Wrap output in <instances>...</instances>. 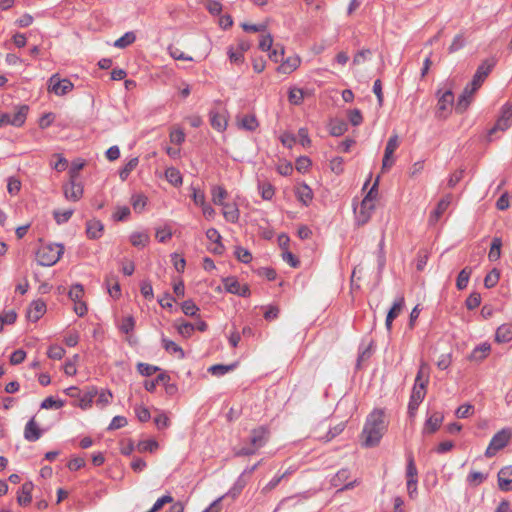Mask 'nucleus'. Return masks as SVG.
Instances as JSON below:
<instances>
[{
  "instance_id": "f257e3e1",
  "label": "nucleus",
  "mask_w": 512,
  "mask_h": 512,
  "mask_svg": "<svg viewBox=\"0 0 512 512\" xmlns=\"http://www.w3.org/2000/svg\"><path fill=\"white\" fill-rule=\"evenodd\" d=\"M387 429L385 415L382 410H374L367 417L362 431V443L366 447L378 445Z\"/></svg>"
},
{
  "instance_id": "f03ea898",
  "label": "nucleus",
  "mask_w": 512,
  "mask_h": 512,
  "mask_svg": "<svg viewBox=\"0 0 512 512\" xmlns=\"http://www.w3.org/2000/svg\"><path fill=\"white\" fill-rule=\"evenodd\" d=\"M429 376L430 367L426 362L422 361L415 378V383L412 388V393L408 404V413L412 417L415 416L420 403L426 396Z\"/></svg>"
},
{
  "instance_id": "7ed1b4c3",
  "label": "nucleus",
  "mask_w": 512,
  "mask_h": 512,
  "mask_svg": "<svg viewBox=\"0 0 512 512\" xmlns=\"http://www.w3.org/2000/svg\"><path fill=\"white\" fill-rule=\"evenodd\" d=\"M379 177L375 180L358 208H354L355 221L359 226H363L369 222L376 207L378 196Z\"/></svg>"
},
{
  "instance_id": "20e7f679",
  "label": "nucleus",
  "mask_w": 512,
  "mask_h": 512,
  "mask_svg": "<svg viewBox=\"0 0 512 512\" xmlns=\"http://www.w3.org/2000/svg\"><path fill=\"white\" fill-rule=\"evenodd\" d=\"M269 436V431L263 427H257L251 431L249 438V445L243 446L235 452L237 456H249L255 454L261 447H263Z\"/></svg>"
},
{
  "instance_id": "39448f33",
  "label": "nucleus",
  "mask_w": 512,
  "mask_h": 512,
  "mask_svg": "<svg viewBox=\"0 0 512 512\" xmlns=\"http://www.w3.org/2000/svg\"><path fill=\"white\" fill-rule=\"evenodd\" d=\"M64 252L61 244H45L37 251V261L41 266H52L56 264Z\"/></svg>"
},
{
  "instance_id": "423d86ee",
  "label": "nucleus",
  "mask_w": 512,
  "mask_h": 512,
  "mask_svg": "<svg viewBox=\"0 0 512 512\" xmlns=\"http://www.w3.org/2000/svg\"><path fill=\"white\" fill-rule=\"evenodd\" d=\"M511 438L509 429H502L498 431L491 439L486 451L485 456L488 458L493 457L499 450L503 449Z\"/></svg>"
},
{
  "instance_id": "0eeeda50",
  "label": "nucleus",
  "mask_w": 512,
  "mask_h": 512,
  "mask_svg": "<svg viewBox=\"0 0 512 512\" xmlns=\"http://www.w3.org/2000/svg\"><path fill=\"white\" fill-rule=\"evenodd\" d=\"M496 64L493 58L484 60L477 68L471 81L472 91H477Z\"/></svg>"
},
{
  "instance_id": "6e6552de",
  "label": "nucleus",
  "mask_w": 512,
  "mask_h": 512,
  "mask_svg": "<svg viewBox=\"0 0 512 512\" xmlns=\"http://www.w3.org/2000/svg\"><path fill=\"white\" fill-rule=\"evenodd\" d=\"M74 85L69 79H61L58 74H53L48 80V91L57 96H63L72 91Z\"/></svg>"
},
{
  "instance_id": "1a4fd4ad",
  "label": "nucleus",
  "mask_w": 512,
  "mask_h": 512,
  "mask_svg": "<svg viewBox=\"0 0 512 512\" xmlns=\"http://www.w3.org/2000/svg\"><path fill=\"white\" fill-rule=\"evenodd\" d=\"M28 106L22 105L17 108V111L13 114L5 113L0 115V127L4 125H13L15 127H21L27 117Z\"/></svg>"
},
{
  "instance_id": "9d476101",
  "label": "nucleus",
  "mask_w": 512,
  "mask_h": 512,
  "mask_svg": "<svg viewBox=\"0 0 512 512\" xmlns=\"http://www.w3.org/2000/svg\"><path fill=\"white\" fill-rule=\"evenodd\" d=\"M399 145V136L397 133H393L389 137L385 147L384 156L382 160V170H388L394 165L395 159L393 157V154L398 149Z\"/></svg>"
},
{
  "instance_id": "9b49d317",
  "label": "nucleus",
  "mask_w": 512,
  "mask_h": 512,
  "mask_svg": "<svg viewBox=\"0 0 512 512\" xmlns=\"http://www.w3.org/2000/svg\"><path fill=\"white\" fill-rule=\"evenodd\" d=\"M438 102H437V111L436 115L439 118H446L451 112L454 95L451 89L440 94V90L437 92Z\"/></svg>"
},
{
  "instance_id": "f8f14e48",
  "label": "nucleus",
  "mask_w": 512,
  "mask_h": 512,
  "mask_svg": "<svg viewBox=\"0 0 512 512\" xmlns=\"http://www.w3.org/2000/svg\"><path fill=\"white\" fill-rule=\"evenodd\" d=\"M64 196L69 201H78L83 196V186L77 180H69L67 184L63 186Z\"/></svg>"
},
{
  "instance_id": "ddd939ff",
  "label": "nucleus",
  "mask_w": 512,
  "mask_h": 512,
  "mask_svg": "<svg viewBox=\"0 0 512 512\" xmlns=\"http://www.w3.org/2000/svg\"><path fill=\"white\" fill-rule=\"evenodd\" d=\"M444 416L441 412H433L425 421L423 426V434H433L442 425Z\"/></svg>"
},
{
  "instance_id": "4468645a",
  "label": "nucleus",
  "mask_w": 512,
  "mask_h": 512,
  "mask_svg": "<svg viewBox=\"0 0 512 512\" xmlns=\"http://www.w3.org/2000/svg\"><path fill=\"white\" fill-rule=\"evenodd\" d=\"M451 201H452V196L450 194L445 195L443 198L440 199L436 208L430 213V216H429L430 224H435L438 222V220L441 218V216L444 214V212L448 209L449 205L451 204Z\"/></svg>"
},
{
  "instance_id": "2eb2a0df",
  "label": "nucleus",
  "mask_w": 512,
  "mask_h": 512,
  "mask_svg": "<svg viewBox=\"0 0 512 512\" xmlns=\"http://www.w3.org/2000/svg\"><path fill=\"white\" fill-rule=\"evenodd\" d=\"M498 486L502 491L512 490V466H506L498 472Z\"/></svg>"
},
{
  "instance_id": "dca6fc26",
  "label": "nucleus",
  "mask_w": 512,
  "mask_h": 512,
  "mask_svg": "<svg viewBox=\"0 0 512 512\" xmlns=\"http://www.w3.org/2000/svg\"><path fill=\"white\" fill-rule=\"evenodd\" d=\"M42 436V430L37 424L35 418H31L25 425L24 438L29 442H35Z\"/></svg>"
},
{
  "instance_id": "f3484780",
  "label": "nucleus",
  "mask_w": 512,
  "mask_h": 512,
  "mask_svg": "<svg viewBox=\"0 0 512 512\" xmlns=\"http://www.w3.org/2000/svg\"><path fill=\"white\" fill-rule=\"evenodd\" d=\"M46 312V304L42 300L33 301L28 310H27V318L32 321H38Z\"/></svg>"
},
{
  "instance_id": "a211bd4d",
  "label": "nucleus",
  "mask_w": 512,
  "mask_h": 512,
  "mask_svg": "<svg viewBox=\"0 0 512 512\" xmlns=\"http://www.w3.org/2000/svg\"><path fill=\"white\" fill-rule=\"evenodd\" d=\"M210 123L215 130L219 132L225 131L228 124L227 112L212 111L210 113Z\"/></svg>"
},
{
  "instance_id": "6ab92c4d",
  "label": "nucleus",
  "mask_w": 512,
  "mask_h": 512,
  "mask_svg": "<svg viewBox=\"0 0 512 512\" xmlns=\"http://www.w3.org/2000/svg\"><path fill=\"white\" fill-rule=\"evenodd\" d=\"M476 91H472V86L471 84H468L462 94L459 96L458 98V101L456 103V106H455V110L457 113H463L469 106L470 102H471V98H472V95L475 93Z\"/></svg>"
},
{
  "instance_id": "aec40b11",
  "label": "nucleus",
  "mask_w": 512,
  "mask_h": 512,
  "mask_svg": "<svg viewBox=\"0 0 512 512\" xmlns=\"http://www.w3.org/2000/svg\"><path fill=\"white\" fill-rule=\"evenodd\" d=\"M295 193L297 199L305 206H308L313 199L312 189L305 183L297 185L295 188Z\"/></svg>"
},
{
  "instance_id": "412c9836",
  "label": "nucleus",
  "mask_w": 512,
  "mask_h": 512,
  "mask_svg": "<svg viewBox=\"0 0 512 512\" xmlns=\"http://www.w3.org/2000/svg\"><path fill=\"white\" fill-rule=\"evenodd\" d=\"M104 225L100 220L92 219L87 222L86 233L90 239H98L102 236Z\"/></svg>"
},
{
  "instance_id": "4be33fe9",
  "label": "nucleus",
  "mask_w": 512,
  "mask_h": 512,
  "mask_svg": "<svg viewBox=\"0 0 512 512\" xmlns=\"http://www.w3.org/2000/svg\"><path fill=\"white\" fill-rule=\"evenodd\" d=\"M33 488L34 486L31 482H25L21 486L17 496V502L19 505L26 506L31 502Z\"/></svg>"
},
{
  "instance_id": "5701e85b",
  "label": "nucleus",
  "mask_w": 512,
  "mask_h": 512,
  "mask_svg": "<svg viewBox=\"0 0 512 512\" xmlns=\"http://www.w3.org/2000/svg\"><path fill=\"white\" fill-rule=\"evenodd\" d=\"M237 125L241 129L254 131L259 126V123L254 114H246L237 118Z\"/></svg>"
},
{
  "instance_id": "b1692460",
  "label": "nucleus",
  "mask_w": 512,
  "mask_h": 512,
  "mask_svg": "<svg viewBox=\"0 0 512 512\" xmlns=\"http://www.w3.org/2000/svg\"><path fill=\"white\" fill-rule=\"evenodd\" d=\"M163 348L171 355H174L177 359H183L185 357L183 349L174 341L169 340L166 337H162Z\"/></svg>"
},
{
  "instance_id": "393cba45",
  "label": "nucleus",
  "mask_w": 512,
  "mask_h": 512,
  "mask_svg": "<svg viewBox=\"0 0 512 512\" xmlns=\"http://www.w3.org/2000/svg\"><path fill=\"white\" fill-rule=\"evenodd\" d=\"M300 63L301 59L299 56L289 57L281 63L277 70L282 74H290L299 67Z\"/></svg>"
},
{
  "instance_id": "a878e982",
  "label": "nucleus",
  "mask_w": 512,
  "mask_h": 512,
  "mask_svg": "<svg viewBox=\"0 0 512 512\" xmlns=\"http://www.w3.org/2000/svg\"><path fill=\"white\" fill-rule=\"evenodd\" d=\"M310 95L311 93L309 91H305L297 87H292L288 93V101L292 105H300L302 104L304 98Z\"/></svg>"
},
{
  "instance_id": "bb28decb",
  "label": "nucleus",
  "mask_w": 512,
  "mask_h": 512,
  "mask_svg": "<svg viewBox=\"0 0 512 512\" xmlns=\"http://www.w3.org/2000/svg\"><path fill=\"white\" fill-rule=\"evenodd\" d=\"M221 207L222 214L227 221L231 223H236L238 221L240 212L235 204L225 202Z\"/></svg>"
},
{
  "instance_id": "cd10ccee",
  "label": "nucleus",
  "mask_w": 512,
  "mask_h": 512,
  "mask_svg": "<svg viewBox=\"0 0 512 512\" xmlns=\"http://www.w3.org/2000/svg\"><path fill=\"white\" fill-rule=\"evenodd\" d=\"M224 286L228 292L233 294L245 296L248 292V288L246 286L242 287L240 283L233 277L225 279Z\"/></svg>"
},
{
  "instance_id": "c85d7f7f",
  "label": "nucleus",
  "mask_w": 512,
  "mask_h": 512,
  "mask_svg": "<svg viewBox=\"0 0 512 512\" xmlns=\"http://www.w3.org/2000/svg\"><path fill=\"white\" fill-rule=\"evenodd\" d=\"M404 306V299L401 297L397 301L394 302L391 309L388 311L385 325L388 330L391 329L393 320L400 314L402 308Z\"/></svg>"
},
{
  "instance_id": "c756f323",
  "label": "nucleus",
  "mask_w": 512,
  "mask_h": 512,
  "mask_svg": "<svg viewBox=\"0 0 512 512\" xmlns=\"http://www.w3.org/2000/svg\"><path fill=\"white\" fill-rule=\"evenodd\" d=\"M228 197L227 190L220 185H213L211 187V200L215 205H224L225 199Z\"/></svg>"
},
{
  "instance_id": "7c9ffc66",
  "label": "nucleus",
  "mask_w": 512,
  "mask_h": 512,
  "mask_svg": "<svg viewBox=\"0 0 512 512\" xmlns=\"http://www.w3.org/2000/svg\"><path fill=\"white\" fill-rule=\"evenodd\" d=\"M495 340L498 343H507L512 340V325L502 324L498 327L495 334Z\"/></svg>"
},
{
  "instance_id": "2f4dec72",
  "label": "nucleus",
  "mask_w": 512,
  "mask_h": 512,
  "mask_svg": "<svg viewBox=\"0 0 512 512\" xmlns=\"http://www.w3.org/2000/svg\"><path fill=\"white\" fill-rule=\"evenodd\" d=\"M105 283L107 285L110 296L113 298H119L121 295V289L116 276L113 274L108 275L105 279Z\"/></svg>"
},
{
  "instance_id": "473e14b6",
  "label": "nucleus",
  "mask_w": 512,
  "mask_h": 512,
  "mask_svg": "<svg viewBox=\"0 0 512 512\" xmlns=\"http://www.w3.org/2000/svg\"><path fill=\"white\" fill-rule=\"evenodd\" d=\"M165 178L171 185L175 187H179L183 182L180 171L175 167H169L166 169Z\"/></svg>"
},
{
  "instance_id": "72a5a7b5",
  "label": "nucleus",
  "mask_w": 512,
  "mask_h": 512,
  "mask_svg": "<svg viewBox=\"0 0 512 512\" xmlns=\"http://www.w3.org/2000/svg\"><path fill=\"white\" fill-rule=\"evenodd\" d=\"M206 237L214 242L216 246L213 248V252L217 254H221L224 250L223 245L221 244V235L215 228H210L206 231Z\"/></svg>"
},
{
  "instance_id": "f704fd0d",
  "label": "nucleus",
  "mask_w": 512,
  "mask_h": 512,
  "mask_svg": "<svg viewBox=\"0 0 512 512\" xmlns=\"http://www.w3.org/2000/svg\"><path fill=\"white\" fill-rule=\"evenodd\" d=\"M150 237L146 232H133L130 235V242L135 247H145L149 243Z\"/></svg>"
},
{
  "instance_id": "c9c22d12",
  "label": "nucleus",
  "mask_w": 512,
  "mask_h": 512,
  "mask_svg": "<svg viewBox=\"0 0 512 512\" xmlns=\"http://www.w3.org/2000/svg\"><path fill=\"white\" fill-rule=\"evenodd\" d=\"M502 241L500 238L495 237L492 240L488 258L490 261H497L501 256Z\"/></svg>"
},
{
  "instance_id": "e433bc0d",
  "label": "nucleus",
  "mask_w": 512,
  "mask_h": 512,
  "mask_svg": "<svg viewBox=\"0 0 512 512\" xmlns=\"http://www.w3.org/2000/svg\"><path fill=\"white\" fill-rule=\"evenodd\" d=\"M136 40V36L133 32H126L123 36L114 42V46L119 49L126 48L133 44Z\"/></svg>"
},
{
  "instance_id": "4c0bfd02",
  "label": "nucleus",
  "mask_w": 512,
  "mask_h": 512,
  "mask_svg": "<svg viewBox=\"0 0 512 512\" xmlns=\"http://www.w3.org/2000/svg\"><path fill=\"white\" fill-rule=\"evenodd\" d=\"M487 479V474L479 471H471L467 476V483L470 486L476 487Z\"/></svg>"
},
{
  "instance_id": "58836bf2",
  "label": "nucleus",
  "mask_w": 512,
  "mask_h": 512,
  "mask_svg": "<svg viewBox=\"0 0 512 512\" xmlns=\"http://www.w3.org/2000/svg\"><path fill=\"white\" fill-rule=\"evenodd\" d=\"M159 447V444L154 439L142 440L137 444V450L140 453L143 452H154Z\"/></svg>"
},
{
  "instance_id": "ea45409f",
  "label": "nucleus",
  "mask_w": 512,
  "mask_h": 512,
  "mask_svg": "<svg viewBox=\"0 0 512 512\" xmlns=\"http://www.w3.org/2000/svg\"><path fill=\"white\" fill-rule=\"evenodd\" d=\"M131 205L135 212L141 213L147 205V197L143 194H136L131 197Z\"/></svg>"
},
{
  "instance_id": "a19ab883",
  "label": "nucleus",
  "mask_w": 512,
  "mask_h": 512,
  "mask_svg": "<svg viewBox=\"0 0 512 512\" xmlns=\"http://www.w3.org/2000/svg\"><path fill=\"white\" fill-rule=\"evenodd\" d=\"M235 368V364L231 365H222V364H216L212 365L208 368V371L216 377H220L225 375L226 373L232 371Z\"/></svg>"
},
{
  "instance_id": "79ce46f5",
  "label": "nucleus",
  "mask_w": 512,
  "mask_h": 512,
  "mask_svg": "<svg viewBox=\"0 0 512 512\" xmlns=\"http://www.w3.org/2000/svg\"><path fill=\"white\" fill-rule=\"evenodd\" d=\"M471 272V269L468 267L460 271L456 281V286L459 290H463L467 287Z\"/></svg>"
},
{
  "instance_id": "37998d69",
  "label": "nucleus",
  "mask_w": 512,
  "mask_h": 512,
  "mask_svg": "<svg viewBox=\"0 0 512 512\" xmlns=\"http://www.w3.org/2000/svg\"><path fill=\"white\" fill-rule=\"evenodd\" d=\"M97 395L96 389L92 388L87 391L79 400V407L82 409H88L91 407L94 397Z\"/></svg>"
},
{
  "instance_id": "c03bdc74",
  "label": "nucleus",
  "mask_w": 512,
  "mask_h": 512,
  "mask_svg": "<svg viewBox=\"0 0 512 512\" xmlns=\"http://www.w3.org/2000/svg\"><path fill=\"white\" fill-rule=\"evenodd\" d=\"M138 165V158L130 159L125 166L120 170L119 177L122 181H125L130 173L136 168Z\"/></svg>"
},
{
  "instance_id": "a18cd8bd",
  "label": "nucleus",
  "mask_w": 512,
  "mask_h": 512,
  "mask_svg": "<svg viewBox=\"0 0 512 512\" xmlns=\"http://www.w3.org/2000/svg\"><path fill=\"white\" fill-rule=\"evenodd\" d=\"M465 45V37L463 33H458L454 36L450 46L448 47V52L450 54L457 52Z\"/></svg>"
},
{
  "instance_id": "49530a36",
  "label": "nucleus",
  "mask_w": 512,
  "mask_h": 512,
  "mask_svg": "<svg viewBox=\"0 0 512 512\" xmlns=\"http://www.w3.org/2000/svg\"><path fill=\"white\" fill-rule=\"evenodd\" d=\"M169 139L171 143L181 145L185 141V133L179 127H173L169 134Z\"/></svg>"
},
{
  "instance_id": "de8ad7c7",
  "label": "nucleus",
  "mask_w": 512,
  "mask_h": 512,
  "mask_svg": "<svg viewBox=\"0 0 512 512\" xmlns=\"http://www.w3.org/2000/svg\"><path fill=\"white\" fill-rule=\"evenodd\" d=\"M258 190L264 200H271L275 194L274 187L267 182L260 183Z\"/></svg>"
},
{
  "instance_id": "09e8293b",
  "label": "nucleus",
  "mask_w": 512,
  "mask_h": 512,
  "mask_svg": "<svg viewBox=\"0 0 512 512\" xmlns=\"http://www.w3.org/2000/svg\"><path fill=\"white\" fill-rule=\"evenodd\" d=\"M489 351H490V345L487 343H483L473 350V352L471 354V358L474 360H482L483 358H485L488 355Z\"/></svg>"
},
{
  "instance_id": "8fccbe9b",
  "label": "nucleus",
  "mask_w": 512,
  "mask_h": 512,
  "mask_svg": "<svg viewBox=\"0 0 512 512\" xmlns=\"http://www.w3.org/2000/svg\"><path fill=\"white\" fill-rule=\"evenodd\" d=\"M17 318V314L13 310L6 311L0 314V331L3 329L4 325H10L15 322Z\"/></svg>"
},
{
  "instance_id": "3c124183",
  "label": "nucleus",
  "mask_w": 512,
  "mask_h": 512,
  "mask_svg": "<svg viewBox=\"0 0 512 512\" xmlns=\"http://www.w3.org/2000/svg\"><path fill=\"white\" fill-rule=\"evenodd\" d=\"M65 349L59 345H51L47 351L50 359L61 360L65 355Z\"/></svg>"
},
{
  "instance_id": "603ef678",
  "label": "nucleus",
  "mask_w": 512,
  "mask_h": 512,
  "mask_svg": "<svg viewBox=\"0 0 512 512\" xmlns=\"http://www.w3.org/2000/svg\"><path fill=\"white\" fill-rule=\"evenodd\" d=\"M176 328L178 333L185 338L190 337L195 330V326L188 322L176 323Z\"/></svg>"
},
{
  "instance_id": "864d4df0",
  "label": "nucleus",
  "mask_w": 512,
  "mask_h": 512,
  "mask_svg": "<svg viewBox=\"0 0 512 512\" xmlns=\"http://www.w3.org/2000/svg\"><path fill=\"white\" fill-rule=\"evenodd\" d=\"M347 130V125L343 121H334L330 124V133L333 136H341Z\"/></svg>"
},
{
  "instance_id": "5fc2aeb1",
  "label": "nucleus",
  "mask_w": 512,
  "mask_h": 512,
  "mask_svg": "<svg viewBox=\"0 0 512 512\" xmlns=\"http://www.w3.org/2000/svg\"><path fill=\"white\" fill-rule=\"evenodd\" d=\"M512 122L509 121L506 116H501L497 119L494 127L490 130V134L496 131H505L511 126Z\"/></svg>"
},
{
  "instance_id": "6e6d98bb",
  "label": "nucleus",
  "mask_w": 512,
  "mask_h": 512,
  "mask_svg": "<svg viewBox=\"0 0 512 512\" xmlns=\"http://www.w3.org/2000/svg\"><path fill=\"white\" fill-rule=\"evenodd\" d=\"M349 478V471L347 469H342L336 473V475L332 478V485L337 488L341 486L347 479Z\"/></svg>"
},
{
  "instance_id": "4d7b16f0",
  "label": "nucleus",
  "mask_w": 512,
  "mask_h": 512,
  "mask_svg": "<svg viewBox=\"0 0 512 512\" xmlns=\"http://www.w3.org/2000/svg\"><path fill=\"white\" fill-rule=\"evenodd\" d=\"M273 44V38L270 33L264 32L261 33V38L259 41V48L262 51H270Z\"/></svg>"
},
{
  "instance_id": "13d9d810",
  "label": "nucleus",
  "mask_w": 512,
  "mask_h": 512,
  "mask_svg": "<svg viewBox=\"0 0 512 512\" xmlns=\"http://www.w3.org/2000/svg\"><path fill=\"white\" fill-rule=\"evenodd\" d=\"M54 219L58 224H63L67 222L71 216L73 215V210H57L53 213Z\"/></svg>"
},
{
  "instance_id": "bf43d9fd",
  "label": "nucleus",
  "mask_w": 512,
  "mask_h": 512,
  "mask_svg": "<svg viewBox=\"0 0 512 512\" xmlns=\"http://www.w3.org/2000/svg\"><path fill=\"white\" fill-rule=\"evenodd\" d=\"M85 163L80 160L73 161L69 169L70 180H77L79 172L83 169Z\"/></svg>"
},
{
  "instance_id": "052dcab7",
  "label": "nucleus",
  "mask_w": 512,
  "mask_h": 512,
  "mask_svg": "<svg viewBox=\"0 0 512 512\" xmlns=\"http://www.w3.org/2000/svg\"><path fill=\"white\" fill-rule=\"evenodd\" d=\"M241 27L246 32H260L264 33L267 30V24L261 23V24H249V23H242Z\"/></svg>"
},
{
  "instance_id": "680f3d73",
  "label": "nucleus",
  "mask_w": 512,
  "mask_h": 512,
  "mask_svg": "<svg viewBox=\"0 0 512 512\" xmlns=\"http://www.w3.org/2000/svg\"><path fill=\"white\" fill-rule=\"evenodd\" d=\"M499 276V272L496 269L492 270L490 273L486 275L484 279V285L487 288L494 287L499 281Z\"/></svg>"
},
{
  "instance_id": "e2e57ef3",
  "label": "nucleus",
  "mask_w": 512,
  "mask_h": 512,
  "mask_svg": "<svg viewBox=\"0 0 512 512\" xmlns=\"http://www.w3.org/2000/svg\"><path fill=\"white\" fill-rule=\"evenodd\" d=\"M199 308L192 300H186L182 303V311L187 316H194L198 312Z\"/></svg>"
},
{
  "instance_id": "0e129e2a",
  "label": "nucleus",
  "mask_w": 512,
  "mask_h": 512,
  "mask_svg": "<svg viewBox=\"0 0 512 512\" xmlns=\"http://www.w3.org/2000/svg\"><path fill=\"white\" fill-rule=\"evenodd\" d=\"M84 295L83 286L80 284L74 285L69 291V297L73 302L81 301Z\"/></svg>"
},
{
  "instance_id": "69168bd1",
  "label": "nucleus",
  "mask_w": 512,
  "mask_h": 512,
  "mask_svg": "<svg viewBox=\"0 0 512 512\" xmlns=\"http://www.w3.org/2000/svg\"><path fill=\"white\" fill-rule=\"evenodd\" d=\"M138 371L143 376H151L158 371V367L147 364V363H139L137 365Z\"/></svg>"
},
{
  "instance_id": "338daca9",
  "label": "nucleus",
  "mask_w": 512,
  "mask_h": 512,
  "mask_svg": "<svg viewBox=\"0 0 512 512\" xmlns=\"http://www.w3.org/2000/svg\"><path fill=\"white\" fill-rule=\"evenodd\" d=\"M235 256L243 263H249L252 260V254L243 247H237L235 250Z\"/></svg>"
},
{
  "instance_id": "774afa93",
  "label": "nucleus",
  "mask_w": 512,
  "mask_h": 512,
  "mask_svg": "<svg viewBox=\"0 0 512 512\" xmlns=\"http://www.w3.org/2000/svg\"><path fill=\"white\" fill-rule=\"evenodd\" d=\"M130 215V209L127 206H119L113 213V219L116 221H123Z\"/></svg>"
}]
</instances>
